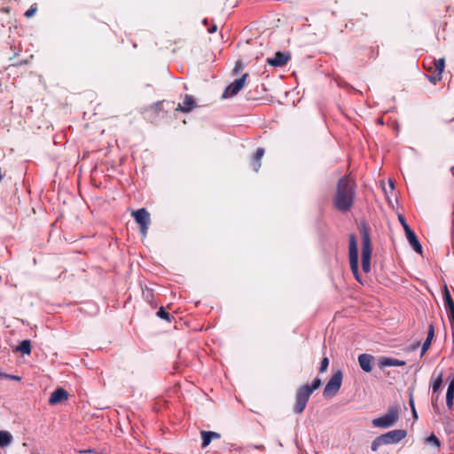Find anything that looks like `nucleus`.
Wrapping results in <instances>:
<instances>
[{
    "instance_id": "b1692460",
    "label": "nucleus",
    "mask_w": 454,
    "mask_h": 454,
    "mask_svg": "<svg viewBox=\"0 0 454 454\" xmlns=\"http://www.w3.org/2000/svg\"><path fill=\"white\" fill-rule=\"evenodd\" d=\"M383 444H384V442H383V441H382L381 437H380V436H378V437H377V438H375V439L372 441V451H376V450H378V449H379L381 445H383Z\"/></svg>"
},
{
    "instance_id": "20e7f679",
    "label": "nucleus",
    "mask_w": 454,
    "mask_h": 454,
    "mask_svg": "<svg viewBox=\"0 0 454 454\" xmlns=\"http://www.w3.org/2000/svg\"><path fill=\"white\" fill-rule=\"evenodd\" d=\"M399 419V409L397 406H391L384 415L372 419V424L379 428H389L393 427Z\"/></svg>"
},
{
    "instance_id": "393cba45",
    "label": "nucleus",
    "mask_w": 454,
    "mask_h": 454,
    "mask_svg": "<svg viewBox=\"0 0 454 454\" xmlns=\"http://www.w3.org/2000/svg\"><path fill=\"white\" fill-rule=\"evenodd\" d=\"M322 384V381L319 378H316L313 381H312V384L311 385H309V389L311 390V394L313 393V391L317 390V388L320 387Z\"/></svg>"
},
{
    "instance_id": "f8f14e48",
    "label": "nucleus",
    "mask_w": 454,
    "mask_h": 454,
    "mask_svg": "<svg viewBox=\"0 0 454 454\" xmlns=\"http://www.w3.org/2000/svg\"><path fill=\"white\" fill-rule=\"evenodd\" d=\"M405 234L410 245L412 247L415 252L422 254V246L419 243L416 234L411 231L409 226H405Z\"/></svg>"
},
{
    "instance_id": "58836bf2",
    "label": "nucleus",
    "mask_w": 454,
    "mask_h": 454,
    "mask_svg": "<svg viewBox=\"0 0 454 454\" xmlns=\"http://www.w3.org/2000/svg\"><path fill=\"white\" fill-rule=\"evenodd\" d=\"M411 410H412L413 417H414L415 419H417V418H418V415H417V412H416L415 408H413V409H411Z\"/></svg>"
},
{
    "instance_id": "f257e3e1",
    "label": "nucleus",
    "mask_w": 454,
    "mask_h": 454,
    "mask_svg": "<svg viewBox=\"0 0 454 454\" xmlns=\"http://www.w3.org/2000/svg\"><path fill=\"white\" fill-rule=\"evenodd\" d=\"M356 194V184L348 176L341 177L337 185V192L334 198L335 207L341 212L350 210Z\"/></svg>"
},
{
    "instance_id": "0eeeda50",
    "label": "nucleus",
    "mask_w": 454,
    "mask_h": 454,
    "mask_svg": "<svg viewBox=\"0 0 454 454\" xmlns=\"http://www.w3.org/2000/svg\"><path fill=\"white\" fill-rule=\"evenodd\" d=\"M131 215L135 218V221L139 224L140 232L145 238L151 223L150 214L145 208H140L133 211Z\"/></svg>"
},
{
    "instance_id": "a19ab883",
    "label": "nucleus",
    "mask_w": 454,
    "mask_h": 454,
    "mask_svg": "<svg viewBox=\"0 0 454 454\" xmlns=\"http://www.w3.org/2000/svg\"><path fill=\"white\" fill-rule=\"evenodd\" d=\"M84 452H91V450H85Z\"/></svg>"
},
{
    "instance_id": "9b49d317",
    "label": "nucleus",
    "mask_w": 454,
    "mask_h": 454,
    "mask_svg": "<svg viewBox=\"0 0 454 454\" xmlns=\"http://www.w3.org/2000/svg\"><path fill=\"white\" fill-rule=\"evenodd\" d=\"M374 357L370 354H361L358 356V364L362 371L371 372L373 367Z\"/></svg>"
},
{
    "instance_id": "4c0bfd02",
    "label": "nucleus",
    "mask_w": 454,
    "mask_h": 454,
    "mask_svg": "<svg viewBox=\"0 0 454 454\" xmlns=\"http://www.w3.org/2000/svg\"><path fill=\"white\" fill-rule=\"evenodd\" d=\"M388 185H389V187H390V189H391V190H393V189H394V182H393L392 180H389V181H388Z\"/></svg>"
},
{
    "instance_id": "aec40b11",
    "label": "nucleus",
    "mask_w": 454,
    "mask_h": 454,
    "mask_svg": "<svg viewBox=\"0 0 454 454\" xmlns=\"http://www.w3.org/2000/svg\"><path fill=\"white\" fill-rule=\"evenodd\" d=\"M444 301L445 307L450 309V311L454 310V301L450 296V291L447 286H444Z\"/></svg>"
},
{
    "instance_id": "72a5a7b5",
    "label": "nucleus",
    "mask_w": 454,
    "mask_h": 454,
    "mask_svg": "<svg viewBox=\"0 0 454 454\" xmlns=\"http://www.w3.org/2000/svg\"><path fill=\"white\" fill-rule=\"evenodd\" d=\"M241 68H242V65H241V63L239 61H238L236 63V66H235L234 69H233V72L235 74H238Z\"/></svg>"
},
{
    "instance_id": "2eb2a0df",
    "label": "nucleus",
    "mask_w": 454,
    "mask_h": 454,
    "mask_svg": "<svg viewBox=\"0 0 454 454\" xmlns=\"http://www.w3.org/2000/svg\"><path fill=\"white\" fill-rule=\"evenodd\" d=\"M68 394L64 388H58L54 392L51 393L49 403L51 405L59 403L65 400H67Z\"/></svg>"
},
{
    "instance_id": "1a4fd4ad",
    "label": "nucleus",
    "mask_w": 454,
    "mask_h": 454,
    "mask_svg": "<svg viewBox=\"0 0 454 454\" xmlns=\"http://www.w3.org/2000/svg\"><path fill=\"white\" fill-rule=\"evenodd\" d=\"M407 435V432L403 429H395L388 431L387 433L381 434L380 437L384 444H395L404 439Z\"/></svg>"
},
{
    "instance_id": "423d86ee",
    "label": "nucleus",
    "mask_w": 454,
    "mask_h": 454,
    "mask_svg": "<svg viewBox=\"0 0 454 454\" xmlns=\"http://www.w3.org/2000/svg\"><path fill=\"white\" fill-rule=\"evenodd\" d=\"M311 395V390L309 389V385L300 387L295 394V403L294 405V411L295 413H301L309 402Z\"/></svg>"
},
{
    "instance_id": "f3484780",
    "label": "nucleus",
    "mask_w": 454,
    "mask_h": 454,
    "mask_svg": "<svg viewBox=\"0 0 454 454\" xmlns=\"http://www.w3.org/2000/svg\"><path fill=\"white\" fill-rule=\"evenodd\" d=\"M195 106L194 100L190 96H185L183 104H178L176 110L184 113L190 112Z\"/></svg>"
},
{
    "instance_id": "c756f323",
    "label": "nucleus",
    "mask_w": 454,
    "mask_h": 454,
    "mask_svg": "<svg viewBox=\"0 0 454 454\" xmlns=\"http://www.w3.org/2000/svg\"><path fill=\"white\" fill-rule=\"evenodd\" d=\"M431 341L430 340H425L423 345H422V350H421V355H424L427 349L429 348L430 345H431Z\"/></svg>"
},
{
    "instance_id": "f03ea898",
    "label": "nucleus",
    "mask_w": 454,
    "mask_h": 454,
    "mask_svg": "<svg viewBox=\"0 0 454 454\" xmlns=\"http://www.w3.org/2000/svg\"><path fill=\"white\" fill-rule=\"evenodd\" d=\"M362 234V269L364 272L368 273L371 270L372 258V241L366 226L364 224L361 228Z\"/></svg>"
},
{
    "instance_id": "412c9836",
    "label": "nucleus",
    "mask_w": 454,
    "mask_h": 454,
    "mask_svg": "<svg viewBox=\"0 0 454 454\" xmlns=\"http://www.w3.org/2000/svg\"><path fill=\"white\" fill-rule=\"evenodd\" d=\"M426 442L429 445L434 446L436 449H439L441 446L440 441L434 434H430L428 437L426 438Z\"/></svg>"
},
{
    "instance_id": "7c9ffc66",
    "label": "nucleus",
    "mask_w": 454,
    "mask_h": 454,
    "mask_svg": "<svg viewBox=\"0 0 454 454\" xmlns=\"http://www.w3.org/2000/svg\"><path fill=\"white\" fill-rule=\"evenodd\" d=\"M36 12V7L35 6H31L26 12H25V16L27 18H31L35 15Z\"/></svg>"
},
{
    "instance_id": "6e6552de",
    "label": "nucleus",
    "mask_w": 454,
    "mask_h": 454,
    "mask_svg": "<svg viewBox=\"0 0 454 454\" xmlns=\"http://www.w3.org/2000/svg\"><path fill=\"white\" fill-rule=\"evenodd\" d=\"M247 76L248 74L246 73L241 77L236 79L233 82L227 86L222 95V98H227L229 97L237 95L244 88Z\"/></svg>"
},
{
    "instance_id": "bb28decb",
    "label": "nucleus",
    "mask_w": 454,
    "mask_h": 454,
    "mask_svg": "<svg viewBox=\"0 0 454 454\" xmlns=\"http://www.w3.org/2000/svg\"><path fill=\"white\" fill-rule=\"evenodd\" d=\"M329 365V359L327 357H324L320 363L319 372H324L327 370Z\"/></svg>"
},
{
    "instance_id": "c9c22d12",
    "label": "nucleus",
    "mask_w": 454,
    "mask_h": 454,
    "mask_svg": "<svg viewBox=\"0 0 454 454\" xmlns=\"http://www.w3.org/2000/svg\"><path fill=\"white\" fill-rule=\"evenodd\" d=\"M216 29H217V27L215 25H214L208 28V33L212 34V33L215 32Z\"/></svg>"
},
{
    "instance_id": "ddd939ff",
    "label": "nucleus",
    "mask_w": 454,
    "mask_h": 454,
    "mask_svg": "<svg viewBox=\"0 0 454 454\" xmlns=\"http://www.w3.org/2000/svg\"><path fill=\"white\" fill-rule=\"evenodd\" d=\"M379 366L381 369L392 366H403L406 364V362L403 360H398L393 357L388 356H381L379 358Z\"/></svg>"
},
{
    "instance_id": "ea45409f",
    "label": "nucleus",
    "mask_w": 454,
    "mask_h": 454,
    "mask_svg": "<svg viewBox=\"0 0 454 454\" xmlns=\"http://www.w3.org/2000/svg\"><path fill=\"white\" fill-rule=\"evenodd\" d=\"M452 338H453V342H454V332L452 333Z\"/></svg>"
},
{
    "instance_id": "f704fd0d",
    "label": "nucleus",
    "mask_w": 454,
    "mask_h": 454,
    "mask_svg": "<svg viewBox=\"0 0 454 454\" xmlns=\"http://www.w3.org/2000/svg\"><path fill=\"white\" fill-rule=\"evenodd\" d=\"M400 223H402L403 229L405 230V226H409L407 223L405 222L404 218L403 216H399Z\"/></svg>"
},
{
    "instance_id": "a211bd4d",
    "label": "nucleus",
    "mask_w": 454,
    "mask_h": 454,
    "mask_svg": "<svg viewBox=\"0 0 454 454\" xmlns=\"http://www.w3.org/2000/svg\"><path fill=\"white\" fill-rule=\"evenodd\" d=\"M12 436L8 431L0 430V447L4 448L11 444Z\"/></svg>"
},
{
    "instance_id": "7ed1b4c3",
    "label": "nucleus",
    "mask_w": 454,
    "mask_h": 454,
    "mask_svg": "<svg viewBox=\"0 0 454 454\" xmlns=\"http://www.w3.org/2000/svg\"><path fill=\"white\" fill-rule=\"evenodd\" d=\"M348 259L350 269L355 278L362 283L361 275L359 274L358 266V248L356 236L354 234L349 235L348 239Z\"/></svg>"
},
{
    "instance_id": "4be33fe9",
    "label": "nucleus",
    "mask_w": 454,
    "mask_h": 454,
    "mask_svg": "<svg viewBox=\"0 0 454 454\" xmlns=\"http://www.w3.org/2000/svg\"><path fill=\"white\" fill-rule=\"evenodd\" d=\"M444 67H445V59L444 58H442V59H439L438 60L435 61L434 63V69H435V72L441 75L442 73L443 72L444 70Z\"/></svg>"
},
{
    "instance_id": "5701e85b",
    "label": "nucleus",
    "mask_w": 454,
    "mask_h": 454,
    "mask_svg": "<svg viewBox=\"0 0 454 454\" xmlns=\"http://www.w3.org/2000/svg\"><path fill=\"white\" fill-rule=\"evenodd\" d=\"M442 384V372H440L437 379L432 384V391L434 393L437 392L439 390V388L441 387Z\"/></svg>"
},
{
    "instance_id": "6ab92c4d",
    "label": "nucleus",
    "mask_w": 454,
    "mask_h": 454,
    "mask_svg": "<svg viewBox=\"0 0 454 454\" xmlns=\"http://www.w3.org/2000/svg\"><path fill=\"white\" fill-rule=\"evenodd\" d=\"M17 351L21 352L23 355H29L31 353V342L29 340H22L16 348Z\"/></svg>"
},
{
    "instance_id": "39448f33",
    "label": "nucleus",
    "mask_w": 454,
    "mask_h": 454,
    "mask_svg": "<svg viewBox=\"0 0 454 454\" xmlns=\"http://www.w3.org/2000/svg\"><path fill=\"white\" fill-rule=\"evenodd\" d=\"M343 374L342 372L338 370L336 371L330 380L327 381L325 388H324V396L325 398H331L334 396L340 390L342 384Z\"/></svg>"
},
{
    "instance_id": "a878e982",
    "label": "nucleus",
    "mask_w": 454,
    "mask_h": 454,
    "mask_svg": "<svg viewBox=\"0 0 454 454\" xmlns=\"http://www.w3.org/2000/svg\"><path fill=\"white\" fill-rule=\"evenodd\" d=\"M157 316L160 317V318H163L167 321H169L170 320V315L168 312H167L163 307H161L158 312H157Z\"/></svg>"
},
{
    "instance_id": "c85d7f7f",
    "label": "nucleus",
    "mask_w": 454,
    "mask_h": 454,
    "mask_svg": "<svg viewBox=\"0 0 454 454\" xmlns=\"http://www.w3.org/2000/svg\"><path fill=\"white\" fill-rule=\"evenodd\" d=\"M2 378L11 379L13 380H20V377H19V376L0 372V379H2Z\"/></svg>"
},
{
    "instance_id": "4468645a",
    "label": "nucleus",
    "mask_w": 454,
    "mask_h": 454,
    "mask_svg": "<svg viewBox=\"0 0 454 454\" xmlns=\"http://www.w3.org/2000/svg\"><path fill=\"white\" fill-rule=\"evenodd\" d=\"M447 381L449 384L446 392V404L449 408H451L454 399V372L448 376Z\"/></svg>"
},
{
    "instance_id": "cd10ccee",
    "label": "nucleus",
    "mask_w": 454,
    "mask_h": 454,
    "mask_svg": "<svg viewBox=\"0 0 454 454\" xmlns=\"http://www.w3.org/2000/svg\"><path fill=\"white\" fill-rule=\"evenodd\" d=\"M263 155H264V149L258 148L256 150V153H255L254 156V161H261V160L263 157Z\"/></svg>"
},
{
    "instance_id": "473e14b6",
    "label": "nucleus",
    "mask_w": 454,
    "mask_h": 454,
    "mask_svg": "<svg viewBox=\"0 0 454 454\" xmlns=\"http://www.w3.org/2000/svg\"><path fill=\"white\" fill-rule=\"evenodd\" d=\"M253 168L255 172H258L261 168V161H254V159H253Z\"/></svg>"
},
{
    "instance_id": "e433bc0d",
    "label": "nucleus",
    "mask_w": 454,
    "mask_h": 454,
    "mask_svg": "<svg viewBox=\"0 0 454 454\" xmlns=\"http://www.w3.org/2000/svg\"><path fill=\"white\" fill-rule=\"evenodd\" d=\"M409 403H410L411 409L415 408L412 395H411Z\"/></svg>"
},
{
    "instance_id": "9d476101",
    "label": "nucleus",
    "mask_w": 454,
    "mask_h": 454,
    "mask_svg": "<svg viewBox=\"0 0 454 454\" xmlns=\"http://www.w3.org/2000/svg\"><path fill=\"white\" fill-rule=\"evenodd\" d=\"M291 59V54L288 51H278L274 57L268 58L266 62L274 67H281Z\"/></svg>"
},
{
    "instance_id": "dca6fc26",
    "label": "nucleus",
    "mask_w": 454,
    "mask_h": 454,
    "mask_svg": "<svg viewBox=\"0 0 454 454\" xmlns=\"http://www.w3.org/2000/svg\"><path fill=\"white\" fill-rule=\"evenodd\" d=\"M201 438H202V448H206L210 444L212 440L219 439L221 437L220 434L213 431H201Z\"/></svg>"
},
{
    "instance_id": "2f4dec72",
    "label": "nucleus",
    "mask_w": 454,
    "mask_h": 454,
    "mask_svg": "<svg viewBox=\"0 0 454 454\" xmlns=\"http://www.w3.org/2000/svg\"><path fill=\"white\" fill-rule=\"evenodd\" d=\"M434 329L433 325L431 324L428 326V332H427V340H432V339L434 338Z\"/></svg>"
}]
</instances>
